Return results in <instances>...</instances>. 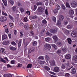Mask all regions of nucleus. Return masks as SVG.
<instances>
[{"instance_id": "37", "label": "nucleus", "mask_w": 77, "mask_h": 77, "mask_svg": "<svg viewBox=\"0 0 77 77\" xmlns=\"http://www.w3.org/2000/svg\"><path fill=\"white\" fill-rule=\"evenodd\" d=\"M30 49H31L32 52H33L35 50V48L34 47H32L30 48Z\"/></svg>"}, {"instance_id": "11", "label": "nucleus", "mask_w": 77, "mask_h": 77, "mask_svg": "<svg viewBox=\"0 0 77 77\" xmlns=\"http://www.w3.org/2000/svg\"><path fill=\"white\" fill-rule=\"evenodd\" d=\"M45 48L46 50H47V49L50 50L51 48V46L48 44H47L45 45Z\"/></svg>"}, {"instance_id": "33", "label": "nucleus", "mask_w": 77, "mask_h": 77, "mask_svg": "<svg viewBox=\"0 0 77 77\" xmlns=\"http://www.w3.org/2000/svg\"><path fill=\"white\" fill-rule=\"evenodd\" d=\"M19 25L20 26H24V23L21 22L19 21L18 23Z\"/></svg>"}, {"instance_id": "55", "label": "nucleus", "mask_w": 77, "mask_h": 77, "mask_svg": "<svg viewBox=\"0 0 77 77\" xmlns=\"http://www.w3.org/2000/svg\"><path fill=\"white\" fill-rule=\"evenodd\" d=\"M60 9V5H58L57 8V10H59Z\"/></svg>"}, {"instance_id": "1", "label": "nucleus", "mask_w": 77, "mask_h": 77, "mask_svg": "<svg viewBox=\"0 0 77 77\" xmlns=\"http://www.w3.org/2000/svg\"><path fill=\"white\" fill-rule=\"evenodd\" d=\"M69 14L71 18H73L74 17V16H73V15H74V11L72 10H70L69 12Z\"/></svg>"}, {"instance_id": "45", "label": "nucleus", "mask_w": 77, "mask_h": 77, "mask_svg": "<svg viewBox=\"0 0 77 77\" xmlns=\"http://www.w3.org/2000/svg\"><path fill=\"white\" fill-rule=\"evenodd\" d=\"M2 15H5V16H7L8 15L6 13H5V12L3 11H2Z\"/></svg>"}, {"instance_id": "35", "label": "nucleus", "mask_w": 77, "mask_h": 77, "mask_svg": "<svg viewBox=\"0 0 77 77\" xmlns=\"http://www.w3.org/2000/svg\"><path fill=\"white\" fill-rule=\"evenodd\" d=\"M62 52L61 50L60 49H58L56 52L58 54H60Z\"/></svg>"}, {"instance_id": "20", "label": "nucleus", "mask_w": 77, "mask_h": 77, "mask_svg": "<svg viewBox=\"0 0 77 77\" xmlns=\"http://www.w3.org/2000/svg\"><path fill=\"white\" fill-rule=\"evenodd\" d=\"M9 41H4L3 42L2 44H3L4 45H8L9 44Z\"/></svg>"}, {"instance_id": "23", "label": "nucleus", "mask_w": 77, "mask_h": 77, "mask_svg": "<svg viewBox=\"0 0 77 77\" xmlns=\"http://www.w3.org/2000/svg\"><path fill=\"white\" fill-rule=\"evenodd\" d=\"M73 59L75 60L76 62H77V55H76L73 57Z\"/></svg>"}, {"instance_id": "25", "label": "nucleus", "mask_w": 77, "mask_h": 77, "mask_svg": "<svg viewBox=\"0 0 77 77\" xmlns=\"http://www.w3.org/2000/svg\"><path fill=\"white\" fill-rule=\"evenodd\" d=\"M24 27L26 30H27V29H28L29 28V25H28V23H26L25 25H24Z\"/></svg>"}, {"instance_id": "22", "label": "nucleus", "mask_w": 77, "mask_h": 77, "mask_svg": "<svg viewBox=\"0 0 77 77\" xmlns=\"http://www.w3.org/2000/svg\"><path fill=\"white\" fill-rule=\"evenodd\" d=\"M67 41L69 44H71V42H72V40H71L70 38H68L67 39Z\"/></svg>"}, {"instance_id": "42", "label": "nucleus", "mask_w": 77, "mask_h": 77, "mask_svg": "<svg viewBox=\"0 0 77 77\" xmlns=\"http://www.w3.org/2000/svg\"><path fill=\"white\" fill-rule=\"evenodd\" d=\"M65 76H66V77H69V76H70V75H69V74L68 73H66L65 75H64Z\"/></svg>"}, {"instance_id": "31", "label": "nucleus", "mask_w": 77, "mask_h": 77, "mask_svg": "<svg viewBox=\"0 0 77 77\" xmlns=\"http://www.w3.org/2000/svg\"><path fill=\"white\" fill-rule=\"evenodd\" d=\"M10 49L11 50H13V51H15L16 50V48L14 47H10Z\"/></svg>"}, {"instance_id": "47", "label": "nucleus", "mask_w": 77, "mask_h": 77, "mask_svg": "<svg viewBox=\"0 0 77 77\" xmlns=\"http://www.w3.org/2000/svg\"><path fill=\"white\" fill-rule=\"evenodd\" d=\"M61 67L62 69H65V65L63 64H62Z\"/></svg>"}, {"instance_id": "50", "label": "nucleus", "mask_w": 77, "mask_h": 77, "mask_svg": "<svg viewBox=\"0 0 77 77\" xmlns=\"http://www.w3.org/2000/svg\"><path fill=\"white\" fill-rule=\"evenodd\" d=\"M20 11H21V12H24V10L23 8H22V7H21L20 8Z\"/></svg>"}, {"instance_id": "28", "label": "nucleus", "mask_w": 77, "mask_h": 77, "mask_svg": "<svg viewBox=\"0 0 77 77\" xmlns=\"http://www.w3.org/2000/svg\"><path fill=\"white\" fill-rule=\"evenodd\" d=\"M62 50L63 51L64 53H66L67 52V49L65 47H64V48L62 49Z\"/></svg>"}, {"instance_id": "62", "label": "nucleus", "mask_w": 77, "mask_h": 77, "mask_svg": "<svg viewBox=\"0 0 77 77\" xmlns=\"http://www.w3.org/2000/svg\"><path fill=\"white\" fill-rule=\"evenodd\" d=\"M15 8H16V7L15 6H14L12 8V9L14 11H15Z\"/></svg>"}, {"instance_id": "44", "label": "nucleus", "mask_w": 77, "mask_h": 77, "mask_svg": "<svg viewBox=\"0 0 77 77\" xmlns=\"http://www.w3.org/2000/svg\"><path fill=\"white\" fill-rule=\"evenodd\" d=\"M9 17L11 19V20H12V21H14V18L12 17V16L9 15Z\"/></svg>"}, {"instance_id": "46", "label": "nucleus", "mask_w": 77, "mask_h": 77, "mask_svg": "<svg viewBox=\"0 0 77 77\" xmlns=\"http://www.w3.org/2000/svg\"><path fill=\"white\" fill-rule=\"evenodd\" d=\"M38 59H44V57L42 56H41L39 57L38 58Z\"/></svg>"}, {"instance_id": "41", "label": "nucleus", "mask_w": 77, "mask_h": 77, "mask_svg": "<svg viewBox=\"0 0 77 77\" xmlns=\"http://www.w3.org/2000/svg\"><path fill=\"white\" fill-rule=\"evenodd\" d=\"M42 23L43 24H45L47 23V21L45 20H44L42 21Z\"/></svg>"}, {"instance_id": "43", "label": "nucleus", "mask_w": 77, "mask_h": 77, "mask_svg": "<svg viewBox=\"0 0 77 77\" xmlns=\"http://www.w3.org/2000/svg\"><path fill=\"white\" fill-rule=\"evenodd\" d=\"M32 19H35V18H38V17L35 15L34 16H32Z\"/></svg>"}, {"instance_id": "49", "label": "nucleus", "mask_w": 77, "mask_h": 77, "mask_svg": "<svg viewBox=\"0 0 77 77\" xmlns=\"http://www.w3.org/2000/svg\"><path fill=\"white\" fill-rule=\"evenodd\" d=\"M58 12V10L57 9H54V14H56V13H57Z\"/></svg>"}, {"instance_id": "18", "label": "nucleus", "mask_w": 77, "mask_h": 77, "mask_svg": "<svg viewBox=\"0 0 77 77\" xmlns=\"http://www.w3.org/2000/svg\"><path fill=\"white\" fill-rule=\"evenodd\" d=\"M7 35L5 34L2 35V40H3L4 39H7Z\"/></svg>"}, {"instance_id": "48", "label": "nucleus", "mask_w": 77, "mask_h": 77, "mask_svg": "<svg viewBox=\"0 0 77 77\" xmlns=\"http://www.w3.org/2000/svg\"><path fill=\"white\" fill-rule=\"evenodd\" d=\"M9 25L11 27H14V24L12 23H10Z\"/></svg>"}, {"instance_id": "14", "label": "nucleus", "mask_w": 77, "mask_h": 77, "mask_svg": "<svg viewBox=\"0 0 77 77\" xmlns=\"http://www.w3.org/2000/svg\"><path fill=\"white\" fill-rule=\"evenodd\" d=\"M5 53V49L3 48H1L0 49V53H1V54H4Z\"/></svg>"}, {"instance_id": "51", "label": "nucleus", "mask_w": 77, "mask_h": 77, "mask_svg": "<svg viewBox=\"0 0 77 77\" xmlns=\"http://www.w3.org/2000/svg\"><path fill=\"white\" fill-rule=\"evenodd\" d=\"M45 13L47 15H48V11H47V9H46L45 11Z\"/></svg>"}, {"instance_id": "19", "label": "nucleus", "mask_w": 77, "mask_h": 77, "mask_svg": "<svg viewBox=\"0 0 77 77\" xmlns=\"http://www.w3.org/2000/svg\"><path fill=\"white\" fill-rule=\"evenodd\" d=\"M53 38L55 41H57L58 40V38H57V36L56 35H54L53 37Z\"/></svg>"}, {"instance_id": "38", "label": "nucleus", "mask_w": 77, "mask_h": 77, "mask_svg": "<svg viewBox=\"0 0 77 77\" xmlns=\"http://www.w3.org/2000/svg\"><path fill=\"white\" fill-rule=\"evenodd\" d=\"M0 59H1V61L2 62H4V63H6V60H3V58L1 59V56H0Z\"/></svg>"}, {"instance_id": "21", "label": "nucleus", "mask_w": 77, "mask_h": 77, "mask_svg": "<svg viewBox=\"0 0 77 77\" xmlns=\"http://www.w3.org/2000/svg\"><path fill=\"white\" fill-rule=\"evenodd\" d=\"M44 68L46 69L47 71H49L50 69V67L48 66H45L44 67Z\"/></svg>"}, {"instance_id": "52", "label": "nucleus", "mask_w": 77, "mask_h": 77, "mask_svg": "<svg viewBox=\"0 0 77 77\" xmlns=\"http://www.w3.org/2000/svg\"><path fill=\"white\" fill-rule=\"evenodd\" d=\"M20 37H22L23 36V32L20 31Z\"/></svg>"}, {"instance_id": "30", "label": "nucleus", "mask_w": 77, "mask_h": 77, "mask_svg": "<svg viewBox=\"0 0 77 77\" xmlns=\"http://www.w3.org/2000/svg\"><path fill=\"white\" fill-rule=\"evenodd\" d=\"M51 40V38H45V40L47 42H49Z\"/></svg>"}, {"instance_id": "53", "label": "nucleus", "mask_w": 77, "mask_h": 77, "mask_svg": "<svg viewBox=\"0 0 77 77\" xmlns=\"http://www.w3.org/2000/svg\"><path fill=\"white\" fill-rule=\"evenodd\" d=\"M22 66V64H18V66H17V67H20L21 68Z\"/></svg>"}, {"instance_id": "29", "label": "nucleus", "mask_w": 77, "mask_h": 77, "mask_svg": "<svg viewBox=\"0 0 77 77\" xmlns=\"http://www.w3.org/2000/svg\"><path fill=\"white\" fill-rule=\"evenodd\" d=\"M32 64H29L27 65V68H32Z\"/></svg>"}, {"instance_id": "64", "label": "nucleus", "mask_w": 77, "mask_h": 77, "mask_svg": "<svg viewBox=\"0 0 77 77\" xmlns=\"http://www.w3.org/2000/svg\"><path fill=\"white\" fill-rule=\"evenodd\" d=\"M45 29H43L41 31V32L42 33H44V32H45Z\"/></svg>"}, {"instance_id": "4", "label": "nucleus", "mask_w": 77, "mask_h": 77, "mask_svg": "<svg viewBox=\"0 0 77 77\" xmlns=\"http://www.w3.org/2000/svg\"><path fill=\"white\" fill-rule=\"evenodd\" d=\"M54 71L55 72H58L60 71V69L57 66H56L54 68Z\"/></svg>"}, {"instance_id": "8", "label": "nucleus", "mask_w": 77, "mask_h": 77, "mask_svg": "<svg viewBox=\"0 0 77 77\" xmlns=\"http://www.w3.org/2000/svg\"><path fill=\"white\" fill-rule=\"evenodd\" d=\"M65 57L66 59H70L71 58V56L69 54H67L65 55Z\"/></svg>"}, {"instance_id": "16", "label": "nucleus", "mask_w": 77, "mask_h": 77, "mask_svg": "<svg viewBox=\"0 0 77 77\" xmlns=\"http://www.w3.org/2000/svg\"><path fill=\"white\" fill-rule=\"evenodd\" d=\"M4 77H12V75L11 74H5L4 75Z\"/></svg>"}, {"instance_id": "17", "label": "nucleus", "mask_w": 77, "mask_h": 77, "mask_svg": "<svg viewBox=\"0 0 77 77\" xmlns=\"http://www.w3.org/2000/svg\"><path fill=\"white\" fill-rule=\"evenodd\" d=\"M45 60L46 61H48L50 60V57L48 56V55H46L45 56Z\"/></svg>"}, {"instance_id": "9", "label": "nucleus", "mask_w": 77, "mask_h": 77, "mask_svg": "<svg viewBox=\"0 0 77 77\" xmlns=\"http://www.w3.org/2000/svg\"><path fill=\"white\" fill-rule=\"evenodd\" d=\"M38 12H43V11H44V8L42 7H38Z\"/></svg>"}, {"instance_id": "7", "label": "nucleus", "mask_w": 77, "mask_h": 77, "mask_svg": "<svg viewBox=\"0 0 77 77\" xmlns=\"http://www.w3.org/2000/svg\"><path fill=\"white\" fill-rule=\"evenodd\" d=\"M50 31L51 33H56L57 32V29H50Z\"/></svg>"}, {"instance_id": "40", "label": "nucleus", "mask_w": 77, "mask_h": 77, "mask_svg": "<svg viewBox=\"0 0 77 77\" xmlns=\"http://www.w3.org/2000/svg\"><path fill=\"white\" fill-rule=\"evenodd\" d=\"M32 45H37V42L36 41H34L32 42Z\"/></svg>"}, {"instance_id": "2", "label": "nucleus", "mask_w": 77, "mask_h": 77, "mask_svg": "<svg viewBox=\"0 0 77 77\" xmlns=\"http://www.w3.org/2000/svg\"><path fill=\"white\" fill-rule=\"evenodd\" d=\"M6 17L5 16H2L0 18V21L1 22H5V21H6Z\"/></svg>"}, {"instance_id": "61", "label": "nucleus", "mask_w": 77, "mask_h": 77, "mask_svg": "<svg viewBox=\"0 0 77 77\" xmlns=\"http://www.w3.org/2000/svg\"><path fill=\"white\" fill-rule=\"evenodd\" d=\"M5 31L6 33H8V32H9V31H8V28H7L6 29Z\"/></svg>"}, {"instance_id": "39", "label": "nucleus", "mask_w": 77, "mask_h": 77, "mask_svg": "<svg viewBox=\"0 0 77 77\" xmlns=\"http://www.w3.org/2000/svg\"><path fill=\"white\" fill-rule=\"evenodd\" d=\"M46 35H48V36H51V34L48 31L46 33Z\"/></svg>"}, {"instance_id": "34", "label": "nucleus", "mask_w": 77, "mask_h": 77, "mask_svg": "<svg viewBox=\"0 0 77 77\" xmlns=\"http://www.w3.org/2000/svg\"><path fill=\"white\" fill-rule=\"evenodd\" d=\"M61 6L63 9V10H65V9H66V8H65V6L63 5V4H62L61 5Z\"/></svg>"}, {"instance_id": "60", "label": "nucleus", "mask_w": 77, "mask_h": 77, "mask_svg": "<svg viewBox=\"0 0 77 77\" xmlns=\"http://www.w3.org/2000/svg\"><path fill=\"white\" fill-rule=\"evenodd\" d=\"M31 52H32V51H31V49H29L28 51V54H30V53H31Z\"/></svg>"}, {"instance_id": "24", "label": "nucleus", "mask_w": 77, "mask_h": 77, "mask_svg": "<svg viewBox=\"0 0 77 77\" xmlns=\"http://www.w3.org/2000/svg\"><path fill=\"white\" fill-rule=\"evenodd\" d=\"M2 2H3L5 6H7V1L6 0H2Z\"/></svg>"}, {"instance_id": "3", "label": "nucleus", "mask_w": 77, "mask_h": 77, "mask_svg": "<svg viewBox=\"0 0 77 77\" xmlns=\"http://www.w3.org/2000/svg\"><path fill=\"white\" fill-rule=\"evenodd\" d=\"M71 6L72 8H75L77 6V2L74 1L71 3Z\"/></svg>"}, {"instance_id": "13", "label": "nucleus", "mask_w": 77, "mask_h": 77, "mask_svg": "<svg viewBox=\"0 0 77 77\" xmlns=\"http://www.w3.org/2000/svg\"><path fill=\"white\" fill-rule=\"evenodd\" d=\"M59 19L60 21H63V20L64 19V16L62 14L59 15Z\"/></svg>"}, {"instance_id": "59", "label": "nucleus", "mask_w": 77, "mask_h": 77, "mask_svg": "<svg viewBox=\"0 0 77 77\" xmlns=\"http://www.w3.org/2000/svg\"><path fill=\"white\" fill-rule=\"evenodd\" d=\"M7 66V68H9L12 67V66H11L10 65H9V64H8Z\"/></svg>"}, {"instance_id": "36", "label": "nucleus", "mask_w": 77, "mask_h": 77, "mask_svg": "<svg viewBox=\"0 0 77 77\" xmlns=\"http://www.w3.org/2000/svg\"><path fill=\"white\" fill-rule=\"evenodd\" d=\"M21 41H19V43H18V47H21Z\"/></svg>"}, {"instance_id": "5", "label": "nucleus", "mask_w": 77, "mask_h": 77, "mask_svg": "<svg viewBox=\"0 0 77 77\" xmlns=\"http://www.w3.org/2000/svg\"><path fill=\"white\" fill-rule=\"evenodd\" d=\"M67 66L66 68V69L68 70V71H69L70 69L73 68V66H72L70 64H67Z\"/></svg>"}, {"instance_id": "15", "label": "nucleus", "mask_w": 77, "mask_h": 77, "mask_svg": "<svg viewBox=\"0 0 77 77\" xmlns=\"http://www.w3.org/2000/svg\"><path fill=\"white\" fill-rule=\"evenodd\" d=\"M73 27V26L72 25H68L67 26V28L68 29H72V28Z\"/></svg>"}, {"instance_id": "27", "label": "nucleus", "mask_w": 77, "mask_h": 77, "mask_svg": "<svg viewBox=\"0 0 77 77\" xmlns=\"http://www.w3.org/2000/svg\"><path fill=\"white\" fill-rule=\"evenodd\" d=\"M51 45H52V47H53V48H55V49H57V47L55 45V44H52Z\"/></svg>"}, {"instance_id": "57", "label": "nucleus", "mask_w": 77, "mask_h": 77, "mask_svg": "<svg viewBox=\"0 0 77 77\" xmlns=\"http://www.w3.org/2000/svg\"><path fill=\"white\" fill-rule=\"evenodd\" d=\"M36 8H37V6L36 5H34V9H33L34 11H35V10L36 9Z\"/></svg>"}, {"instance_id": "32", "label": "nucleus", "mask_w": 77, "mask_h": 77, "mask_svg": "<svg viewBox=\"0 0 77 77\" xmlns=\"http://www.w3.org/2000/svg\"><path fill=\"white\" fill-rule=\"evenodd\" d=\"M36 5L37 6H40V5H42V3L41 2H37L36 3Z\"/></svg>"}, {"instance_id": "10", "label": "nucleus", "mask_w": 77, "mask_h": 77, "mask_svg": "<svg viewBox=\"0 0 77 77\" xmlns=\"http://www.w3.org/2000/svg\"><path fill=\"white\" fill-rule=\"evenodd\" d=\"M71 72L72 74H74L76 73V69L75 68L72 69L71 70Z\"/></svg>"}, {"instance_id": "26", "label": "nucleus", "mask_w": 77, "mask_h": 77, "mask_svg": "<svg viewBox=\"0 0 77 77\" xmlns=\"http://www.w3.org/2000/svg\"><path fill=\"white\" fill-rule=\"evenodd\" d=\"M9 2L11 3V5H13L14 2V0H9Z\"/></svg>"}, {"instance_id": "63", "label": "nucleus", "mask_w": 77, "mask_h": 77, "mask_svg": "<svg viewBox=\"0 0 77 77\" xmlns=\"http://www.w3.org/2000/svg\"><path fill=\"white\" fill-rule=\"evenodd\" d=\"M26 13L27 14H28L29 15H30V11H27L26 12Z\"/></svg>"}, {"instance_id": "58", "label": "nucleus", "mask_w": 77, "mask_h": 77, "mask_svg": "<svg viewBox=\"0 0 77 77\" xmlns=\"http://www.w3.org/2000/svg\"><path fill=\"white\" fill-rule=\"evenodd\" d=\"M44 63H45V61H40V63L41 64H42V65H43V64H44Z\"/></svg>"}, {"instance_id": "56", "label": "nucleus", "mask_w": 77, "mask_h": 77, "mask_svg": "<svg viewBox=\"0 0 77 77\" xmlns=\"http://www.w3.org/2000/svg\"><path fill=\"white\" fill-rule=\"evenodd\" d=\"M52 20L54 21V22H56V17H53Z\"/></svg>"}, {"instance_id": "12", "label": "nucleus", "mask_w": 77, "mask_h": 77, "mask_svg": "<svg viewBox=\"0 0 77 77\" xmlns=\"http://www.w3.org/2000/svg\"><path fill=\"white\" fill-rule=\"evenodd\" d=\"M50 65L54 66L55 65V61L53 60H52L50 61Z\"/></svg>"}, {"instance_id": "54", "label": "nucleus", "mask_w": 77, "mask_h": 77, "mask_svg": "<svg viewBox=\"0 0 77 77\" xmlns=\"http://www.w3.org/2000/svg\"><path fill=\"white\" fill-rule=\"evenodd\" d=\"M64 25H66L68 24V21H65L64 22Z\"/></svg>"}, {"instance_id": "6", "label": "nucleus", "mask_w": 77, "mask_h": 77, "mask_svg": "<svg viewBox=\"0 0 77 77\" xmlns=\"http://www.w3.org/2000/svg\"><path fill=\"white\" fill-rule=\"evenodd\" d=\"M71 36H72V37H77V32H72L71 33Z\"/></svg>"}]
</instances>
